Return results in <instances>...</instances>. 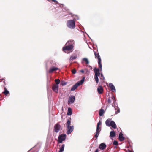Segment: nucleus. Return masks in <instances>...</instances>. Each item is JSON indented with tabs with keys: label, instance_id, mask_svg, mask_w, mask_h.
I'll return each mask as SVG.
<instances>
[{
	"label": "nucleus",
	"instance_id": "1",
	"mask_svg": "<svg viewBox=\"0 0 152 152\" xmlns=\"http://www.w3.org/2000/svg\"><path fill=\"white\" fill-rule=\"evenodd\" d=\"M74 42L73 40L69 41L66 44V46L63 48L64 51L67 50L69 51L72 50L73 48Z\"/></svg>",
	"mask_w": 152,
	"mask_h": 152
},
{
	"label": "nucleus",
	"instance_id": "2",
	"mask_svg": "<svg viewBox=\"0 0 152 152\" xmlns=\"http://www.w3.org/2000/svg\"><path fill=\"white\" fill-rule=\"evenodd\" d=\"M106 125L107 126H111L113 128L115 129L116 127V126L115 122L111 120V119H107L105 121Z\"/></svg>",
	"mask_w": 152,
	"mask_h": 152
},
{
	"label": "nucleus",
	"instance_id": "3",
	"mask_svg": "<svg viewBox=\"0 0 152 152\" xmlns=\"http://www.w3.org/2000/svg\"><path fill=\"white\" fill-rule=\"evenodd\" d=\"M85 79V77H84L83 78L82 80L80 81H78L72 87L71 91H74L75 90L77 87L80 86L84 82Z\"/></svg>",
	"mask_w": 152,
	"mask_h": 152
},
{
	"label": "nucleus",
	"instance_id": "4",
	"mask_svg": "<svg viewBox=\"0 0 152 152\" xmlns=\"http://www.w3.org/2000/svg\"><path fill=\"white\" fill-rule=\"evenodd\" d=\"M66 26L69 28L74 29L75 28V21L72 20H68L66 23Z\"/></svg>",
	"mask_w": 152,
	"mask_h": 152
},
{
	"label": "nucleus",
	"instance_id": "5",
	"mask_svg": "<svg viewBox=\"0 0 152 152\" xmlns=\"http://www.w3.org/2000/svg\"><path fill=\"white\" fill-rule=\"evenodd\" d=\"M66 135L65 134H62L59 135L58 137V142L59 143H61L66 139Z\"/></svg>",
	"mask_w": 152,
	"mask_h": 152
},
{
	"label": "nucleus",
	"instance_id": "6",
	"mask_svg": "<svg viewBox=\"0 0 152 152\" xmlns=\"http://www.w3.org/2000/svg\"><path fill=\"white\" fill-rule=\"evenodd\" d=\"M61 126L58 123L55 124L53 127L54 132L57 133L61 130Z\"/></svg>",
	"mask_w": 152,
	"mask_h": 152
},
{
	"label": "nucleus",
	"instance_id": "7",
	"mask_svg": "<svg viewBox=\"0 0 152 152\" xmlns=\"http://www.w3.org/2000/svg\"><path fill=\"white\" fill-rule=\"evenodd\" d=\"M75 100V97L74 96H70L68 101V104H72L74 103Z\"/></svg>",
	"mask_w": 152,
	"mask_h": 152
},
{
	"label": "nucleus",
	"instance_id": "8",
	"mask_svg": "<svg viewBox=\"0 0 152 152\" xmlns=\"http://www.w3.org/2000/svg\"><path fill=\"white\" fill-rule=\"evenodd\" d=\"M66 127L67 128L66 129V133L68 135H69L74 130V126H71Z\"/></svg>",
	"mask_w": 152,
	"mask_h": 152
},
{
	"label": "nucleus",
	"instance_id": "9",
	"mask_svg": "<svg viewBox=\"0 0 152 152\" xmlns=\"http://www.w3.org/2000/svg\"><path fill=\"white\" fill-rule=\"evenodd\" d=\"M58 85H55V84H54L52 87V90L56 93H58Z\"/></svg>",
	"mask_w": 152,
	"mask_h": 152
},
{
	"label": "nucleus",
	"instance_id": "10",
	"mask_svg": "<svg viewBox=\"0 0 152 152\" xmlns=\"http://www.w3.org/2000/svg\"><path fill=\"white\" fill-rule=\"evenodd\" d=\"M94 72H95V76H99L100 73L99 72V70L98 69H96L95 68L94 69Z\"/></svg>",
	"mask_w": 152,
	"mask_h": 152
},
{
	"label": "nucleus",
	"instance_id": "11",
	"mask_svg": "<svg viewBox=\"0 0 152 152\" xmlns=\"http://www.w3.org/2000/svg\"><path fill=\"white\" fill-rule=\"evenodd\" d=\"M106 147V145L104 143H102L99 145V148L100 149L103 150Z\"/></svg>",
	"mask_w": 152,
	"mask_h": 152
},
{
	"label": "nucleus",
	"instance_id": "12",
	"mask_svg": "<svg viewBox=\"0 0 152 152\" xmlns=\"http://www.w3.org/2000/svg\"><path fill=\"white\" fill-rule=\"evenodd\" d=\"M109 86L112 92H114L116 90L115 88L112 83H109Z\"/></svg>",
	"mask_w": 152,
	"mask_h": 152
},
{
	"label": "nucleus",
	"instance_id": "13",
	"mask_svg": "<svg viewBox=\"0 0 152 152\" xmlns=\"http://www.w3.org/2000/svg\"><path fill=\"white\" fill-rule=\"evenodd\" d=\"M97 91L99 94H102L103 91V88L101 86H98L97 88Z\"/></svg>",
	"mask_w": 152,
	"mask_h": 152
},
{
	"label": "nucleus",
	"instance_id": "14",
	"mask_svg": "<svg viewBox=\"0 0 152 152\" xmlns=\"http://www.w3.org/2000/svg\"><path fill=\"white\" fill-rule=\"evenodd\" d=\"M119 139L120 141H122L124 140V138L123 136V134L121 132H120L119 135Z\"/></svg>",
	"mask_w": 152,
	"mask_h": 152
},
{
	"label": "nucleus",
	"instance_id": "15",
	"mask_svg": "<svg viewBox=\"0 0 152 152\" xmlns=\"http://www.w3.org/2000/svg\"><path fill=\"white\" fill-rule=\"evenodd\" d=\"M69 15H70V16L72 17L73 18V20H74L75 22L77 20L79 19V17L77 15H71L69 14Z\"/></svg>",
	"mask_w": 152,
	"mask_h": 152
},
{
	"label": "nucleus",
	"instance_id": "16",
	"mask_svg": "<svg viewBox=\"0 0 152 152\" xmlns=\"http://www.w3.org/2000/svg\"><path fill=\"white\" fill-rule=\"evenodd\" d=\"M58 69V68L55 67H52L50 69L49 72L50 73H51L54 71H56Z\"/></svg>",
	"mask_w": 152,
	"mask_h": 152
},
{
	"label": "nucleus",
	"instance_id": "17",
	"mask_svg": "<svg viewBox=\"0 0 152 152\" xmlns=\"http://www.w3.org/2000/svg\"><path fill=\"white\" fill-rule=\"evenodd\" d=\"M94 54L95 58H97L98 61L101 60L100 56L98 53H96V52H94Z\"/></svg>",
	"mask_w": 152,
	"mask_h": 152
},
{
	"label": "nucleus",
	"instance_id": "18",
	"mask_svg": "<svg viewBox=\"0 0 152 152\" xmlns=\"http://www.w3.org/2000/svg\"><path fill=\"white\" fill-rule=\"evenodd\" d=\"M115 136V133L114 131H111L110 132V137H113Z\"/></svg>",
	"mask_w": 152,
	"mask_h": 152
},
{
	"label": "nucleus",
	"instance_id": "19",
	"mask_svg": "<svg viewBox=\"0 0 152 152\" xmlns=\"http://www.w3.org/2000/svg\"><path fill=\"white\" fill-rule=\"evenodd\" d=\"M72 114V110L71 108L69 107L68 109L67 115H71Z\"/></svg>",
	"mask_w": 152,
	"mask_h": 152
},
{
	"label": "nucleus",
	"instance_id": "20",
	"mask_svg": "<svg viewBox=\"0 0 152 152\" xmlns=\"http://www.w3.org/2000/svg\"><path fill=\"white\" fill-rule=\"evenodd\" d=\"M98 65H99V67L100 68V71H102V65L101 63V60L98 61Z\"/></svg>",
	"mask_w": 152,
	"mask_h": 152
},
{
	"label": "nucleus",
	"instance_id": "21",
	"mask_svg": "<svg viewBox=\"0 0 152 152\" xmlns=\"http://www.w3.org/2000/svg\"><path fill=\"white\" fill-rule=\"evenodd\" d=\"M104 113V110L103 109H101L99 110V114L100 116H102Z\"/></svg>",
	"mask_w": 152,
	"mask_h": 152
},
{
	"label": "nucleus",
	"instance_id": "22",
	"mask_svg": "<svg viewBox=\"0 0 152 152\" xmlns=\"http://www.w3.org/2000/svg\"><path fill=\"white\" fill-rule=\"evenodd\" d=\"M71 122L70 120V119H68L67 120V121L66 124V127H69L70 126V125L71 124Z\"/></svg>",
	"mask_w": 152,
	"mask_h": 152
},
{
	"label": "nucleus",
	"instance_id": "23",
	"mask_svg": "<svg viewBox=\"0 0 152 152\" xmlns=\"http://www.w3.org/2000/svg\"><path fill=\"white\" fill-rule=\"evenodd\" d=\"M64 144H63L61 147L60 148L59 151L58 152H63L64 151Z\"/></svg>",
	"mask_w": 152,
	"mask_h": 152
},
{
	"label": "nucleus",
	"instance_id": "24",
	"mask_svg": "<svg viewBox=\"0 0 152 152\" xmlns=\"http://www.w3.org/2000/svg\"><path fill=\"white\" fill-rule=\"evenodd\" d=\"M77 58V56H73L70 57V58H69V61H72V60H75Z\"/></svg>",
	"mask_w": 152,
	"mask_h": 152
},
{
	"label": "nucleus",
	"instance_id": "25",
	"mask_svg": "<svg viewBox=\"0 0 152 152\" xmlns=\"http://www.w3.org/2000/svg\"><path fill=\"white\" fill-rule=\"evenodd\" d=\"M82 61L85 62L86 64H88L89 63V61L86 58H84L82 59Z\"/></svg>",
	"mask_w": 152,
	"mask_h": 152
},
{
	"label": "nucleus",
	"instance_id": "26",
	"mask_svg": "<svg viewBox=\"0 0 152 152\" xmlns=\"http://www.w3.org/2000/svg\"><path fill=\"white\" fill-rule=\"evenodd\" d=\"M6 95L9 93V92L6 89V88H4V91L3 92Z\"/></svg>",
	"mask_w": 152,
	"mask_h": 152
},
{
	"label": "nucleus",
	"instance_id": "27",
	"mask_svg": "<svg viewBox=\"0 0 152 152\" xmlns=\"http://www.w3.org/2000/svg\"><path fill=\"white\" fill-rule=\"evenodd\" d=\"M55 82L56 83L55 85H58L59 84L60 82V80L59 79H56L55 80Z\"/></svg>",
	"mask_w": 152,
	"mask_h": 152
},
{
	"label": "nucleus",
	"instance_id": "28",
	"mask_svg": "<svg viewBox=\"0 0 152 152\" xmlns=\"http://www.w3.org/2000/svg\"><path fill=\"white\" fill-rule=\"evenodd\" d=\"M117 111L115 112V114H117L118 113H119L120 112V110L119 108L118 107V106H117ZM115 110H116V109L115 108Z\"/></svg>",
	"mask_w": 152,
	"mask_h": 152
},
{
	"label": "nucleus",
	"instance_id": "29",
	"mask_svg": "<svg viewBox=\"0 0 152 152\" xmlns=\"http://www.w3.org/2000/svg\"><path fill=\"white\" fill-rule=\"evenodd\" d=\"M100 131H101V128L98 127H97L96 129V132L99 133Z\"/></svg>",
	"mask_w": 152,
	"mask_h": 152
},
{
	"label": "nucleus",
	"instance_id": "30",
	"mask_svg": "<svg viewBox=\"0 0 152 152\" xmlns=\"http://www.w3.org/2000/svg\"><path fill=\"white\" fill-rule=\"evenodd\" d=\"M98 76H94V79L95 81L97 83H98L99 82V79L98 78Z\"/></svg>",
	"mask_w": 152,
	"mask_h": 152
},
{
	"label": "nucleus",
	"instance_id": "31",
	"mask_svg": "<svg viewBox=\"0 0 152 152\" xmlns=\"http://www.w3.org/2000/svg\"><path fill=\"white\" fill-rule=\"evenodd\" d=\"M66 83L64 81H62L61 83V85L62 86H64L66 85Z\"/></svg>",
	"mask_w": 152,
	"mask_h": 152
},
{
	"label": "nucleus",
	"instance_id": "32",
	"mask_svg": "<svg viewBox=\"0 0 152 152\" xmlns=\"http://www.w3.org/2000/svg\"><path fill=\"white\" fill-rule=\"evenodd\" d=\"M72 72L73 74H75L76 72V70L75 69H74L72 70Z\"/></svg>",
	"mask_w": 152,
	"mask_h": 152
},
{
	"label": "nucleus",
	"instance_id": "33",
	"mask_svg": "<svg viewBox=\"0 0 152 152\" xmlns=\"http://www.w3.org/2000/svg\"><path fill=\"white\" fill-rule=\"evenodd\" d=\"M118 144V142L117 141L115 140L113 142V144L115 145H117Z\"/></svg>",
	"mask_w": 152,
	"mask_h": 152
},
{
	"label": "nucleus",
	"instance_id": "34",
	"mask_svg": "<svg viewBox=\"0 0 152 152\" xmlns=\"http://www.w3.org/2000/svg\"><path fill=\"white\" fill-rule=\"evenodd\" d=\"M101 124V122L100 121H99L97 123V127H99V126Z\"/></svg>",
	"mask_w": 152,
	"mask_h": 152
},
{
	"label": "nucleus",
	"instance_id": "35",
	"mask_svg": "<svg viewBox=\"0 0 152 152\" xmlns=\"http://www.w3.org/2000/svg\"><path fill=\"white\" fill-rule=\"evenodd\" d=\"M99 133H96V134L95 135V137L96 138H97V137H98V136H99Z\"/></svg>",
	"mask_w": 152,
	"mask_h": 152
},
{
	"label": "nucleus",
	"instance_id": "36",
	"mask_svg": "<svg viewBox=\"0 0 152 152\" xmlns=\"http://www.w3.org/2000/svg\"><path fill=\"white\" fill-rule=\"evenodd\" d=\"M111 99L113 100L114 101V102H115V97L114 96L112 95L111 97Z\"/></svg>",
	"mask_w": 152,
	"mask_h": 152
},
{
	"label": "nucleus",
	"instance_id": "37",
	"mask_svg": "<svg viewBox=\"0 0 152 152\" xmlns=\"http://www.w3.org/2000/svg\"><path fill=\"white\" fill-rule=\"evenodd\" d=\"M108 102L109 103H110L111 102V100L110 99V96L109 97V99L108 100Z\"/></svg>",
	"mask_w": 152,
	"mask_h": 152
},
{
	"label": "nucleus",
	"instance_id": "38",
	"mask_svg": "<svg viewBox=\"0 0 152 152\" xmlns=\"http://www.w3.org/2000/svg\"><path fill=\"white\" fill-rule=\"evenodd\" d=\"M101 77H102V78H103V80H104V76H103V74H101Z\"/></svg>",
	"mask_w": 152,
	"mask_h": 152
},
{
	"label": "nucleus",
	"instance_id": "39",
	"mask_svg": "<svg viewBox=\"0 0 152 152\" xmlns=\"http://www.w3.org/2000/svg\"><path fill=\"white\" fill-rule=\"evenodd\" d=\"M52 1H54V2H56L57 3H58V2L56 0H52Z\"/></svg>",
	"mask_w": 152,
	"mask_h": 152
},
{
	"label": "nucleus",
	"instance_id": "40",
	"mask_svg": "<svg viewBox=\"0 0 152 152\" xmlns=\"http://www.w3.org/2000/svg\"><path fill=\"white\" fill-rule=\"evenodd\" d=\"M80 72H81L82 73H83L84 72V71L83 70H81L80 71Z\"/></svg>",
	"mask_w": 152,
	"mask_h": 152
},
{
	"label": "nucleus",
	"instance_id": "41",
	"mask_svg": "<svg viewBox=\"0 0 152 152\" xmlns=\"http://www.w3.org/2000/svg\"><path fill=\"white\" fill-rule=\"evenodd\" d=\"M95 152H98V149H96Z\"/></svg>",
	"mask_w": 152,
	"mask_h": 152
},
{
	"label": "nucleus",
	"instance_id": "42",
	"mask_svg": "<svg viewBox=\"0 0 152 152\" xmlns=\"http://www.w3.org/2000/svg\"><path fill=\"white\" fill-rule=\"evenodd\" d=\"M85 70H86V72L88 71V70H87V69H85Z\"/></svg>",
	"mask_w": 152,
	"mask_h": 152
},
{
	"label": "nucleus",
	"instance_id": "43",
	"mask_svg": "<svg viewBox=\"0 0 152 152\" xmlns=\"http://www.w3.org/2000/svg\"><path fill=\"white\" fill-rule=\"evenodd\" d=\"M70 17V16H68V17Z\"/></svg>",
	"mask_w": 152,
	"mask_h": 152
},
{
	"label": "nucleus",
	"instance_id": "44",
	"mask_svg": "<svg viewBox=\"0 0 152 152\" xmlns=\"http://www.w3.org/2000/svg\"><path fill=\"white\" fill-rule=\"evenodd\" d=\"M87 35H88V36L89 37V35H88V34Z\"/></svg>",
	"mask_w": 152,
	"mask_h": 152
},
{
	"label": "nucleus",
	"instance_id": "45",
	"mask_svg": "<svg viewBox=\"0 0 152 152\" xmlns=\"http://www.w3.org/2000/svg\"><path fill=\"white\" fill-rule=\"evenodd\" d=\"M47 0L49 1V0Z\"/></svg>",
	"mask_w": 152,
	"mask_h": 152
}]
</instances>
